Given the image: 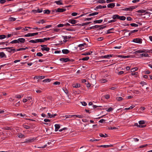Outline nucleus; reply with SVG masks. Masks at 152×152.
<instances>
[{
	"instance_id": "7ed1b4c3",
	"label": "nucleus",
	"mask_w": 152,
	"mask_h": 152,
	"mask_svg": "<svg viewBox=\"0 0 152 152\" xmlns=\"http://www.w3.org/2000/svg\"><path fill=\"white\" fill-rule=\"evenodd\" d=\"M36 138L35 137H31L26 139V142H35L36 141Z\"/></svg>"
},
{
	"instance_id": "338daca9",
	"label": "nucleus",
	"mask_w": 152,
	"mask_h": 152,
	"mask_svg": "<svg viewBox=\"0 0 152 152\" xmlns=\"http://www.w3.org/2000/svg\"><path fill=\"white\" fill-rule=\"evenodd\" d=\"M37 10V11L38 13H41L43 11L42 9H38Z\"/></svg>"
},
{
	"instance_id": "a211bd4d",
	"label": "nucleus",
	"mask_w": 152,
	"mask_h": 152,
	"mask_svg": "<svg viewBox=\"0 0 152 152\" xmlns=\"http://www.w3.org/2000/svg\"><path fill=\"white\" fill-rule=\"evenodd\" d=\"M45 77L44 76H35L34 77V79L36 78V79H43L44 78H45Z\"/></svg>"
},
{
	"instance_id": "58836bf2",
	"label": "nucleus",
	"mask_w": 152,
	"mask_h": 152,
	"mask_svg": "<svg viewBox=\"0 0 152 152\" xmlns=\"http://www.w3.org/2000/svg\"><path fill=\"white\" fill-rule=\"evenodd\" d=\"M6 36L5 35H0V39H4Z\"/></svg>"
},
{
	"instance_id": "f257e3e1",
	"label": "nucleus",
	"mask_w": 152,
	"mask_h": 152,
	"mask_svg": "<svg viewBox=\"0 0 152 152\" xmlns=\"http://www.w3.org/2000/svg\"><path fill=\"white\" fill-rule=\"evenodd\" d=\"M137 7V6H132L123 9L122 10L126 11H132L133 10L136 8Z\"/></svg>"
},
{
	"instance_id": "6e6d98bb",
	"label": "nucleus",
	"mask_w": 152,
	"mask_h": 152,
	"mask_svg": "<svg viewBox=\"0 0 152 152\" xmlns=\"http://www.w3.org/2000/svg\"><path fill=\"white\" fill-rule=\"evenodd\" d=\"M107 112H110V111H112V110H113V108H112V107H110L107 110H106Z\"/></svg>"
},
{
	"instance_id": "9d476101",
	"label": "nucleus",
	"mask_w": 152,
	"mask_h": 152,
	"mask_svg": "<svg viewBox=\"0 0 152 152\" xmlns=\"http://www.w3.org/2000/svg\"><path fill=\"white\" fill-rule=\"evenodd\" d=\"M146 51V50H137L136 51H135L134 52V53L135 54L138 53H142L144 52H145Z\"/></svg>"
},
{
	"instance_id": "e433bc0d",
	"label": "nucleus",
	"mask_w": 152,
	"mask_h": 152,
	"mask_svg": "<svg viewBox=\"0 0 152 152\" xmlns=\"http://www.w3.org/2000/svg\"><path fill=\"white\" fill-rule=\"evenodd\" d=\"M63 117L64 118L65 117L66 118H72V115H66L64 116H63Z\"/></svg>"
},
{
	"instance_id": "a18cd8bd",
	"label": "nucleus",
	"mask_w": 152,
	"mask_h": 152,
	"mask_svg": "<svg viewBox=\"0 0 152 152\" xmlns=\"http://www.w3.org/2000/svg\"><path fill=\"white\" fill-rule=\"evenodd\" d=\"M102 8V6L101 5H99L96 6V7L95 9H101Z\"/></svg>"
},
{
	"instance_id": "2f4dec72",
	"label": "nucleus",
	"mask_w": 152,
	"mask_h": 152,
	"mask_svg": "<svg viewBox=\"0 0 152 152\" xmlns=\"http://www.w3.org/2000/svg\"><path fill=\"white\" fill-rule=\"evenodd\" d=\"M103 20H96L94 21L95 23H100L102 22Z\"/></svg>"
},
{
	"instance_id": "72a5a7b5",
	"label": "nucleus",
	"mask_w": 152,
	"mask_h": 152,
	"mask_svg": "<svg viewBox=\"0 0 152 152\" xmlns=\"http://www.w3.org/2000/svg\"><path fill=\"white\" fill-rule=\"evenodd\" d=\"M98 14V12H94V13H92L90 14L88 16H94V15H96Z\"/></svg>"
},
{
	"instance_id": "c03bdc74",
	"label": "nucleus",
	"mask_w": 152,
	"mask_h": 152,
	"mask_svg": "<svg viewBox=\"0 0 152 152\" xmlns=\"http://www.w3.org/2000/svg\"><path fill=\"white\" fill-rule=\"evenodd\" d=\"M138 141H139V139L136 138H134L132 140V142H137Z\"/></svg>"
},
{
	"instance_id": "ea45409f",
	"label": "nucleus",
	"mask_w": 152,
	"mask_h": 152,
	"mask_svg": "<svg viewBox=\"0 0 152 152\" xmlns=\"http://www.w3.org/2000/svg\"><path fill=\"white\" fill-rule=\"evenodd\" d=\"M23 96V95H22V96H21V95H19V94H17V95H16L15 97H16V98H18V99H20Z\"/></svg>"
},
{
	"instance_id": "412c9836",
	"label": "nucleus",
	"mask_w": 152,
	"mask_h": 152,
	"mask_svg": "<svg viewBox=\"0 0 152 152\" xmlns=\"http://www.w3.org/2000/svg\"><path fill=\"white\" fill-rule=\"evenodd\" d=\"M119 15H113L112 18L113 20H116V19H118Z\"/></svg>"
},
{
	"instance_id": "a19ab883",
	"label": "nucleus",
	"mask_w": 152,
	"mask_h": 152,
	"mask_svg": "<svg viewBox=\"0 0 152 152\" xmlns=\"http://www.w3.org/2000/svg\"><path fill=\"white\" fill-rule=\"evenodd\" d=\"M99 140L93 139L89 140L88 142H93L94 141H98Z\"/></svg>"
},
{
	"instance_id": "9b49d317",
	"label": "nucleus",
	"mask_w": 152,
	"mask_h": 152,
	"mask_svg": "<svg viewBox=\"0 0 152 152\" xmlns=\"http://www.w3.org/2000/svg\"><path fill=\"white\" fill-rule=\"evenodd\" d=\"M115 6V4L114 3H112L108 4L107 5V7L109 8H112Z\"/></svg>"
},
{
	"instance_id": "603ef678",
	"label": "nucleus",
	"mask_w": 152,
	"mask_h": 152,
	"mask_svg": "<svg viewBox=\"0 0 152 152\" xmlns=\"http://www.w3.org/2000/svg\"><path fill=\"white\" fill-rule=\"evenodd\" d=\"M116 20H113H113H111L109 21L108 22V23H110L114 22H115L116 21Z\"/></svg>"
},
{
	"instance_id": "bb28decb",
	"label": "nucleus",
	"mask_w": 152,
	"mask_h": 152,
	"mask_svg": "<svg viewBox=\"0 0 152 152\" xmlns=\"http://www.w3.org/2000/svg\"><path fill=\"white\" fill-rule=\"evenodd\" d=\"M97 2L99 4L105 3L106 1L104 0H99L97 1Z\"/></svg>"
},
{
	"instance_id": "052dcab7",
	"label": "nucleus",
	"mask_w": 152,
	"mask_h": 152,
	"mask_svg": "<svg viewBox=\"0 0 152 152\" xmlns=\"http://www.w3.org/2000/svg\"><path fill=\"white\" fill-rule=\"evenodd\" d=\"M63 91H64V92L66 94H67L68 93V91L67 90V89L66 88H65V89H63Z\"/></svg>"
},
{
	"instance_id": "bf43d9fd",
	"label": "nucleus",
	"mask_w": 152,
	"mask_h": 152,
	"mask_svg": "<svg viewBox=\"0 0 152 152\" xmlns=\"http://www.w3.org/2000/svg\"><path fill=\"white\" fill-rule=\"evenodd\" d=\"M29 42H31L32 43H37V42L36 41V39H35V40H31L29 41Z\"/></svg>"
},
{
	"instance_id": "de8ad7c7",
	"label": "nucleus",
	"mask_w": 152,
	"mask_h": 152,
	"mask_svg": "<svg viewBox=\"0 0 152 152\" xmlns=\"http://www.w3.org/2000/svg\"><path fill=\"white\" fill-rule=\"evenodd\" d=\"M89 57H86L82 58V60L83 61H86L88 60L89 59Z\"/></svg>"
},
{
	"instance_id": "69168bd1",
	"label": "nucleus",
	"mask_w": 152,
	"mask_h": 152,
	"mask_svg": "<svg viewBox=\"0 0 152 152\" xmlns=\"http://www.w3.org/2000/svg\"><path fill=\"white\" fill-rule=\"evenodd\" d=\"M147 146H148V144H146L145 145H142L140 146L139 147V148H144V147H145Z\"/></svg>"
},
{
	"instance_id": "ddd939ff",
	"label": "nucleus",
	"mask_w": 152,
	"mask_h": 152,
	"mask_svg": "<svg viewBox=\"0 0 152 152\" xmlns=\"http://www.w3.org/2000/svg\"><path fill=\"white\" fill-rule=\"evenodd\" d=\"M60 60L61 61L66 62L69 61V60L68 58H61Z\"/></svg>"
},
{
	"instance_id": "f03ea898",
	"label": "nucleus",
	"mask_w": 152,
	"mask_h": 152,
	"mask_svg": "<svg viewBox=\"0 0 152 152\" xmlns=\"http://www.w3.org/2000/svg\"><path fill=\"white\" fill-rule=\"evenodd\" d=\"M132 42L135 43L140 44L142 42V39L141 38H137L133 39Z\"/></svg>"
},
{
	"instance_id": "13d9d810",
	"label": "nucleus",
	"mask_w": 152,
	"mask_h": 152,
	"mask_svg": "<svg viewBox=\"0 0 152 152\" xmlns=\"http://www.w3.org/2000/svg\"><path fill=\"white\" fill-rule=\"evenodd\" d=\"M27 101H28L30 102H31L30 100H32V98L30 96H28L26 97Z\"/></svg>"
},
{
	"instance_id": "b1692460",
	"label": "nucleus",
	"mask_w": 152,
	"mask_h": 152,
	"mask_svg": "<svg viewBox=\"0 0 152 152\" xmlns=\"http://www.w3.org/2000/svg\"><path fill=\"white\" fill-rule=\"evenodd\" d=\"M126 17L124 16H119V15L118 19L122 20H124L126 19Z\"/></svg>"
},
{
	"instance_id": "7c9ffc66",
	"label": "nucleus",
	"mask_w": 152,
	"mask_h": 152,
	"mask_svg": "<svg viewBox=\"0 0 152 152\" xmlns=\"http://www.w3.org/2000/svg\"><path fill=\"white\" fill-rule=\"evenodd\" d=\"M138 70V68L137 67H135L134 68H132L131 69V72H134L136 71H137Z\"/></svg>"
},
{
	"instance_id": "473e14b6",
	"label": "nucleus",
	"mask_w": 152,
	"mask_h": 152,
	"mask_svg": "<svg viewBox=\"0 0 152 152\" xmlns=\"http://www.w3.org/2000/svg\"><path fill=\"white\" fill-rule=\"evenodd\" d=\"M10 43H11V44L18 43V39L13 40V41H12Z\"/></svg>"
},
{
	"instance_id": "393cba45",
	"label": "nucleus",
	"mask_w": 152,
	"mask_h": 152,
	"mask_svg": "<svg viewBox=\"0 0 152 152\" xmlns=\"http://www.w3.org/2000/svg\"><path fill=\"white\" fill-rule=\"evenodd\" d=\"M99 82L102 83H105L107 82V80L106 79H102L99 80Z\"/></svg>"
},
{
	"instance_id": "f8f14e48",
	"label": "nucleus",
	"mask_w": 152,
	"mask_h": 152,
	"mask_svg": "<svg viewBox=\"0 0 152 152\" xmlns=\"http://www.w3.org/2000/svg\"><path fill=\"white\" fill-rule=\"evenodd\" d=\"M18 43H24L25 41V40L23 38H20L18 39Z\"/></svg>"
},
{
	"instance_id": "864d4df0",
	"label": "nucleus",
	"mask_w": 152,
	"mask_h": 152,
	"mask_svg": "<svg viewBox=\"0 0 152 152\" xmlns=\"http://www.w3.org/2000/svg\"><path fill=\"white\" fill-rule=\"evenodd\" d=\"M50 80H51L49 79H44L43 80V82H47L48 81V82H49L50 81Z\"/></svg>"
},
{
	"instance_id": "aec40b11",
	"label": "nucleus",
	"mask_w": 152,
	"mask_h": 152,
	"mask_svg": "<svg viewBox=\"0 0 152 152\" xmlns=\"http://www.w3.org/2000/svg\"><path fill=\"white\" fill-rule=\"evenodd\" d=\"M117 57H121L123 58H128L130 57V56H122L121 55H119Z\"/></svg>"
},
{
	"instance_id": "49530a36",
	"label": "nucleus",
	"mask_w": 152,
	"mask_h": 152,
	"mask_svg": "<svg viewBox=\"0 0 152 152\" xmlns=\"http://www.w3.org/2000/svg\"><path fill=\"white\" fill-rule=\"evenodd\" d=\"M138 31V30H133V31H131L130 33H129V36L131 34L137 32V31Z\"/></svg>"
},
{
	"instance_id": "8fccbe9b",
	"label": "nucleus",
	"mask_w": 152,
	"mask_h": 152,
	"mask_svg": "<svg viewBox=\"0 0 152 152\" xmlns=\"http://www.w3.org/2000/svg\"><path fill=\"white\" fill-rule=\"evenodd\" d=\"M23 127L26 129H29L30 128L29 126L25 124L23 125Z\"/></svg>"
},
{
	"instance_id": "c85d7f7f",
	"label": "nucleus",
	"mask_w": 152,
	"mask_h": 152,
	"mask_svg": "<svg viewBox=\"0 0 152 152\" xmlns=\"http://www.w3.org/2000/svg\"><path fill=\"white\" fill-rule=\"evenodd\" d=\"M44 23H45V21L43 19L40 20L39 21H37L36 22V23H41L42 24H43Z\"/></svg>"
},
{
	"instance_id": "0e129e2a",
	"label": "nucleus",
	"mask_w": 152,
	"mask_h": 152,
	"mask_svg": "<svg viewBox=\"0 0 152 152\" xmlns=\"http://www.w3.org/2000/svg\"><path fill=\"white\" fill-rule=\"evenodd\" d=\"M131 75H135L136 76H137L138 75V72H136L134 73H133V72H132V73H131Z\"/></svg>"
},
{
	"instance_id": "6e6552de",
	"label": "nucleus",
	"mask_w": 152,
	"mask_h": 152,
	"mask_svg": "<svg viewBox=\"0 0 152 152\" xmlns=\"http://www.w3.org/2000/svg\"><path fill=\"white\" fill-rule=\"evenodd\" d=\"M137 12L138 13H145L146 14H149V12H147L146 11V10L142 9L138 10L137 11Z\"/></svg>"
},
{
	"instance_id": "09e8293b",
	"label": "nucleus",
	"mask_w": 152,
	"mask_h": 152,
	"mask_svg": "<svg viewBox=\"0 0 152 152\" xmlns=\"http://www.w3.org/2000/svg\"><path fill=\"white\" fill-rule=\"evenodd\" d=\"M130 25L131 26L133 27H137L138 26L137 24L134 23H131L130 24Z\"/></svg>"
},
{
	"instance_id": "4468645a",
	"label": "nucleus",
	"mask_w": 152,
	"mask_h": 152,
	"mask_svg": "<svg viewBox=\"0 0 152 152\" xmlns=\"http://www.w3.org/2000/svg\"><path fill=\"white\" fill-rule=\"evenodd\" d=\"M17 136L19 138H22L25 137L24 135L21 133H18L17 134Z\"/></svg>"
},
{
	"instance_id": "4c0bfd02",
	"label": "nucleus",
	"mask_w": 152,
	"mask_h": 152,
	"mask_svg": "<svg viewBox=\"0 0 152 152\" xmlns=\"http://www.w3.org/2000/svg\"><path fill=\"white\" fill-rule=\"evenodd\" d=\"M44 13L49 14L50 13V11L49 10H44L43 11Z\"/></svg>"
},
{
	"instance_id": "6ab92c4d",
	"label": "nucleus",
	"mask_w": 152,
	"mask_h": 152,
	"mask_svg": "<svg viewBox=\"0 0 152 152\" xmlns=\"http://www.w3.org/2000/svg\"><path fill=\"white\" fill-rule=\"evenodd\" d=\"M68 22L69 23H70L72 24H75L77 22V21L76 20H72V19L69 20L68 21Z\"/></svg>"
},
{
	"instance_id": "f3484780",
	"label": "nucleus",
	"mask_w": 152,
	"mask_h": 152,
	"mask_svg": "<svg viewBox=\"0 0 152 152\" xmlns=\"http://www.w3.org/2000/svg\"><path fill=\"white\" fill-rule=\"evenodd\" d=\"M6 56L3 52H0V57L1 58H6Z\"/></svg>"
},
{
	"instance_id": "f704fd0d",
	"label": "nucleus",
	"mask_w": 152,
	"mask_h": 152,
	"mask_svg": "<svg viewBox=\"0 0 152 152\" xmlns=\"http://www.w3.org/2000/svg\"><path fill=\"white\" fill-rule=\"evenodd\" d=\"M140 56L141 57L144 56L145 57H148L149 56L148 54L147 53L146 54H144V53H142L140 54Z\"/></svg>"
},
{
	"instance_id": "2eb2a0df",
	"label": "nucleus",
	"mask_w": 152,
	"mask_h": 152,
	"mask_svg": "<svg viewBox=\"0 0 152 152\" xmlns=\"http://www.w3.org/2000/svg\"><path fill=\"white\" fill-rule=\"evenodd\" d=\"M55 3L56 4L58 5H61L63 4L62 1L61 0L59 1H55Z\"/></svg>"
},
{
	"instance_id": "20e7f679",
	"label": "nucleus",
	"mask_w": 152,
	"mask_h": 152,
	"mask_svg": "<svg viewBox=\"0 0 152 152\" xmlns=\"http://www.w3.org/2000/svg\"><path fill=\"white\" fill-rule=\"evenodd\" d=\"M41 46L42 47L41 50L42 51H48L50 50V48H49L46 47V45H41Z\"/></svg>"
},
{
	"instance_id": "a878e982",
	"label": "nucleus",
	"mask_w": 152,
	"mask_h": 152,
	"mask_svg": "<svg viewBox=\"0 0 152 152\" xmlns=\"http://www.w3.org/2000/svg\"><path fill=\"white\" fill-rule=\"evenodd\" d=\"M92 53V51H90V52H85L83 53L82 54V55H84V56L90 55Z\"/></svg>"
},
{
	"instance_id": "79ce46f5",
	"label": "nucleus",
	"mask_w": 152,
	"mask_h": 152,
	"mask_svg": "<svg viewBox=\"0 0 152 152\" xmlns=\"http://www.w3.org/2000/svg\"><path fill=\"white\" fill-rule=\"evenodd\" d=\"M43 40L42 39H36V41L37 43L38 42H43Z\"/></svg>"
},
{
	"instance_id": "774afa93",
	"label": "nucleus",
	"mask_w": 152,
	"mask_h": 152,
	"mask_svg": "<svg viewBox=\"0 0 152 152\" xmlns=\"http://www.w3.org/2000/svg\"><path fill=\"white\" fill-rule=\"evenodd\" d=\"M65 26V25L62 24H59L57 25L58 27H62Z\"/></svg>"
},
{
	"instance_id": "cd10ccee",
	"label": "nucleus",
	"mask_w": 152,
	"mask_h": 152,
	"mask_svg": "<svg viewBox=\"0 0 152 152\" xmlns=\"http://www.w3.org/2000/svg\"><path fill=\"white\" fill-rule=\"evenodd\" d=\"M73 86L74 88H79L80 87V85L79 84L77 83L76 84H73Z\"/></svg>"
},
{
	"instance_id": "c756f323",
	"label": "nucleus",
	"mask_w": 152,
	"mask_h": 152,
	"mask_svg": "<svg viewBox=\"0 0 152 152\" xmlns=\"http://www.w3.org/2000/svg\"><path fill=\"white\" fill-rule=\"evenodd\" d=\"M99 135L101 137H107V135L106 134H103L102 133H100L99 134Z\"/></svg>"
},
{
	"instance_id": "3c124183",
	"label": "nucleus",
	"mask_w": 152,
	"mask_h": 152,
	"mask_svg": "<svg viewBox=\"0 0 152 152\" xmlns=\"http://www.w3.org/2000/svg\"><path fill=\"white\" fill-rule=\"evenodd\" d=\"M25 37H30L31 36V33H28L27 34L25 35L24 36Z\"/></svg>"
},
{
	"instance_id": "5fc2aeb1",
	"label": "nucleus",
	"mask_w": 152,
	"mask_h": 152,
	"mask_svg": "<svg viewBox=\"0 0 152 152\" xmlns=\"http://www.w3.org/2000/svg\"><path fill=\"white\" fill-rule=\"evenodd\" d=\"M91 23L90 22H86V23H82L81 25L82 26H84L85 25H87L88 24H89V23Z\"/></svg>"
},
{
	"instance_id": "4d7b16f0",
	"label": "nucleus",
	"mask_w": 152,
	"mask_h": 152,
	"mask_svg": "<svg viewBox=\"0 0 152 152\" xmlns=\"http://www.w3.org/2000/svg\"><path fill=\"white\" fill-rule=\"evenodd\" d=\"M139 124H145V122L143 121H140L139 122Z\"/></svg>"
},
{
	"instance_id": "680f3d73",
	"label": "nucleus",
	"mask_w": 152,
	"mask_h": 152,
	"mask_svg": "<svg viewBox=\"0 0 152 152\" xmlns=\"http://www.w3.org/2000/svg\"><path fill=\"white\" fill-rule=\"evenodd\" d=\"M10 20V21H14L16 20V18H11L9 19Z\"/></svg>"
},
{
	"instance_id": "37998d69",
	"label": "nucleus",
	"mask_w": 152,
	"mask_h": 152,
	"mask_svg": "<svg viewBox=\"0 0 152 152\" xmlns=\"http://www.w3.org/2000/svg\"><path fill=\"white\" fill-rule=\"evenodd\" d=\"M116 99L118 101H121L123 100V98L122 97H117Z\"/></svg>"
},
{
	"instance_id": "e2e57ef3",
	"label": "nucleus",
	"mask_w": 152,
	"mask_h": 152,
	"mask_svg": "<svg viewBox=\"0 0 152 152\" xmlns=\"http://www.w3.org/2000/svg\"><path fill=\"white\" fill-rule=\"evenodd\" d=\"M37 55L39 56H42L43 54L40 52L38 53H37Z\"/></svg>"
},
{
	"instance_id": "dca6fc26",
	"label": "nucleus",
	"mask_w": 152,
	"mask_h": 152,
	"mask_svg": "<svg viewBox=\"0 0 152 152\" xmlns=\"http://www.w3.org/2000/svg\"><path fill=\"white\" fill-rule=\"evenodd\" d=\"M55 131L57 132L58 131V129L60 128V126L59 124H56L55 125Z\"/></svg>"
},
{
	"instance_id": "39448f33",
	"label": "nucleus",
	"mask_w": 152,
	"mask_h": 152,
	"mask_svg": "<svg viewBox=\"0 0 152 152\" xmlns=\"http://www.w3.org/2000/svg\"><path fill=\"white\" fill-rule=\"evenodd\" d=\"M12 48V47H7V48H1L0 49H7V51H8V52L9 53H11L12 51H15V49H11V48Z\"/></svg>"
},
{
	"instance_id": "1a4fd4ad",
	"label": "nucleus",
	"mask_w": 152,
	"mask_h": 152,
	"mask_svg": "<svg viewBox=\"0 0 152 152\" xmlns=\"http://www.w3.org/2000/svg\"><path fill=\"white\" fill-rule=\"evenodd\" d=\"M113 55L110 54L108 55L105 56H101L100 58H108L111 57Z\"/></svg>"
},
{
	"instance_id": "0eeeda50",
	"label": "nucleus",
	"mask_w": 152,
	"mask_h": 152,
	"mask_svg": "<svg viewBox=\"0 0 152 152\" xmlns=\"http://www.w3.org/2000/svg\"><path fill=\"white\" fill-rule=\"evenodd\" d=\"M66 10L65 9H62L58 8L57 10H55V11L56 12H62L64 11H65Z\"/></svg>"
},
{
	"instance_id": "423d86ee",
	"label": "nucleus",
	"mask_w": 152,
	"mask_h": 152,
	"mask_svg": "<svg viewBox=\"0 0 152 152\" xmlns=\"http://www.w3.org/2000/svg\"><path fill=\"white\" fill-rule=\"evenodd\" d=\"M113 146V145L110 144L109 145H101L97 146L99 147H103L105 148H109L110 147H112Z\"/></svg>"
},
{
	"instance_id": "5701e85b",
	"label": "nucleus",
	"mask_w": 152,
	"mask_h": 152,
	"mask_svg": "<svg viewBox=\"0 0 152 152\" xmlns=\"http://www.w3.org/2000/svg\"><path fill=\"white\" fill-rule=\"evenodd\" d=\"M27 49H28V48L27 47H26L25 48H21L18 49H17L16 50L15 49V51H19L22 50H25Z\"/></svg>"
},
{
	"instance_id": "4be33fe9",
	"label": "nucleus",
	"mask_w": 152,
	"mask_h": 152,
	"mask_svg": "<svg viewBox=\"0 0 152 152\" xmlns=\"http://www.w3.org/2000/svg\"><path fill=\"white\" fill-rule=\"evenodd\" d=\"M62 52L64 54H66L69 53V51L67 49H63L62 50Z\"/></svg>"
},
{
	"instance_id": "c9c22d12",
	"label": "nucleus",
	"mask_w": 152,
	"mask_h": 152,
	"mask_svg": "<svg viewBox=\"0 0 152 152\" xmlns=\"http://www.w3.org/2000/svg\"><path fill=\"white\" fill-rule=\"evenodd\" d=\"M134 107H135L134 105H132V106H131L129 107L125 108L124 109L125 110H129V109H131L133 108Z\"/></svg>"
}]
</instances>
